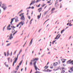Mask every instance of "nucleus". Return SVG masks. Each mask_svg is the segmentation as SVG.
<instances>
[{
	"label": "nucleus",
	"mask_w": 73,
	"mask_h": 73,
	"mask_svg": "<svg viewBox=\"0 0 73 73\" xmlns=\"http://www.w3.org/2000/svg\"><path fill=\"white\" fill-rule=\"evenodd\" d=\"M20 53H21V52H20L19 53V54L17 55V58H15V60L14 61V62L13 65V66H14L15 63H16V61H17V59H18V57L19 56V55H20Z\"/></svg>",
	"instance_id": "nucleus-1"
},
{
	"label": "nucleus",
	"mask_w": 73,
	"mask_h": 73,
	"mask_svg": "<svg viewBox=\"0 0 73 73\" xmlns=\"http://www.w3.org/2000/svg\"><path fill=\"white\" fill-rule=\"evenodd\" d=\"M21 24V25L22 26L23 25H24V21L22 22V21H21V22L19 23L17 25V27H19V25H20Z\"/></svg>",
	"instance_id": "nucleus-2"
},
{
	"label": "nucleus",
	"mask_w": 73,
	"mask_h": 73,
	"mask_svg": "<svg viewBox=\"0 0 73 73\" xmlns=\"http://www.w3.org/2000/svg\"><path fill=\"white\" fill-rule=\"evenodd\" d=\"M5 4L3 3L2 5V8H3L4 10H5L7 8V6H5Z\"/></svg>",
	"instance_id": "nucleus-3"
},
{
	"label": "nucleus",
	"mask_w": 73,
	"mask_h": 73,
	"mask_svg": "<svg viewBox=\"0 0 73 73\" xmlns=\"http://www.w3.org/2000/svg\"><path fill=\"white\" fill-rule=\"evenodd\" d=\"M36 62H35L33 63V65L34 66V67L35 68V69L37 70V66H36Z\"/></svg>",
	"instance_id": "nucleus-4"
},
{
	"label": "nucleus",
	"mask_w": 73,
	"mask_h": 73,
	"mask_svg": "<svg viewBox=\"0 0 73 73\" xmlns=\"http://www.w3.org/2000/svg\"><path fill=\"white\" fill-rule=\"evenodd\" d=\"M72 60L70 59V60H69L68 61H67V63L68 64H72V63H73V60L72 61Z\"/></svg>",
	"instance_id": "nucleus-5"
},
{
	"label": "nucleus",
	"mask_w": 73,
	"mask_h": 73,
	"mask_svg": "<svg viewBox=\"0 0 73 73\" xmlns=\"http://www.w3.org/2000/svg\"><path fill=\"white\" fill-rule=\"evenodd\" d=\"M9 37V39H10V40H11L12 39V38H13V37L12 36V34H10Z\"/></svg>",
	"instance_id": "nucleus-6"
},
{
	"label": "nucleus",
	"mask_w": 73,
	"mask_h": 73,
	"mask_svg": "<svg viewBox=\"0 0 73 73\" xmlns=\"http://www.w3.org/2000/svg\"><path fill=\"white\" fill-rule=\"evenodd\" d=\"M21 20H25V17H24V15H23L21 18Z\"/></svg>",
	"instance_id": "nucleus-7"
},
{
	"label": "nucleus",
	"mask_w": 73,
	"mask_h": 73,
	"mask_svg": "<svg viewBox=\"0 0 73 73\" xmlns=\"http://www.w3.org/2000/svg\"><path fill=\"white\" fill-rule=\"evenodd\" d=\"M59 35L58 34V35H57L56 36V37L55 38V39H58V38H59V37H60V36H61V35H60L58 37V36H59ZM57 37H58V38H57Z\"/></svg>",
	"instance_id": "nucleus-8"
},
{
	"label": "nucleus",
	"mask_w": 73,
	"mask_h": 73,
	"mask_svg": "<svg viewBox=\"0 0 73 73\" xmlns=\"http://www.w3.org/2000/svg\"><path fill=\"white\" fill-rule=\"evenodd\" d=\"M58 62H56L54 63L53 64V65L54 66H57V65H58Z\"/></svg>",
	"instance_id": "nucleus-9"
},
{
	"label": "nucleus",
	"mask_w": 73,
	"mask_h": 73,
	"mask_svg": "<svg viewBox=\"0 0 73 73\" xmlns=\"http://www.w3.org/2000/svg\"><path fill=\"white\" fill-rule=\"evenodd\" d=\"M10 26H11V25H9L8 27H7V30H11V29H11V28H9V27H10Z\"/></svg>",
	"instance_id": "nucleus-10"
},
{
	"label": "nucleus",
	"mask_w": 73,
	"mask_h": 73,
	"mask_svg": "<svg viewBox=\"0 0 73 73\" xmlns=\"http://www.w3.org/2000/svg\"><path fill=\"white\" fill-rule=\"evenodd\" d=\"M54 10H55V8H53L51 10V12L52 13H53V11H54Z\"/></svg>",
	"instance_id": "nucleus-11"
},
{
	"label": "nucleus",
	"mask_w": 73,
	"mask_h": 73,
	"mask_svg": "<svg viewBox=\"0 0 73 73\" xmlns=\"http://www.w3.org/2000/svg\"><path fill=\"white\" fill-rule=\"evenodd\" d=\"M33 61H35V60L37 61L38 60V58H36L35 59H33Z\"/></svg>",
	"instance_id": "nucleus-12"
},
{
	"label": "nucleus",
	"mask_w": 73,
	"mask_h": 73,
	"mask_svg": "<svg viewBox=\"0 0 73 73\" xmlns=\"http://www.w3.org/2000/svg\"><path fill=\"white\" fill-rule=\"evenodd\" d=\"M14 19H15V18H13L11 19V22H10V24H12V22L13 21V20H14Z\"/></svg>",
	"instance_id": "nucleus-13"
},
{
	"label": "nucleus",
	"mask_w": 73,
	"mask_h": 73,
	"mask_svg": "<svg viewBox=\"0 0 73 73\" xmlns=\"http://www.w3.org/2000/svg\"><path fill=\"white\" fill-rule=\"evenodd\" d=\"M42 7L38 9V11H39V12H40L42 10Z\"/></svg>",
	"instance_id": "nucleus-14"
},
{
	"label": "nucleus",
	"mask_w": 73,
	"mask_h": 73,
	"mask_svg": "<svg viewBox=\"0 0 73 73\" xmlns=\"http://www.w3.org/2000/svg\"><path fill=\"white\" fill-rule=\"evenodd\" d=\"M35 3V0L32 1V3L30 4V5H31L32 4H34Z\"/></svg>",
	"instance_id": "nucleus-15"
},
{
	"label": "nucleus",
	"mask_w": 73,
	"mask_h": 73,
	"mask_svg": "<svg viewBox=\"0 0 73 73\" xmlns=\"http://www.w3.org/2000/svg\"><path fill=\"white\" fill-rule=\"evenodd\" d=\"M41 13H40V15H38V19H39L40 18V17H41Z\"/></svg>",
	"instance_id": "nucleus-16"
},
{
	"label": "nucleus",
	"mask_w": 73,
	"mask_h": 73,
	"mask_svg": "<svg viewBox=\"0 0 73 73\" xmlns=\"http://www.w3.org/2000/svg\"><path fill=\"white\" fill-rule=\"evenodd\" d=\"M33 39L32 38L30 42V45H31L32 44V41Z\"/></svg>",
	"instance_id": "nucleus-17"
},
{
	"label": "nucleus",
	"mask_w": 73,
	"mask_h": 73,
	"mask_svg": "<svg viewBox=\"0 0 73 73\" xmlns=\"http://www.w3.org/2000/svg\"><path fill=\"white\" fill-rule=\"evenodd\" d=\"M61 70H65V68L64 67H62L61 68Z\"/></svg>",
	"instance_id": "nucleus-18"
},
{
	"label": "nucleus",
	"mask_w": 73,
	"mask_h": 73,
	"mask_svg": "<svg viewBox=\"0 0 73 73\" xmlns=\"http://www.w3.org/2000/svg\"><path fill=\"white\" fill-rule=\"evenodd\" d=\"M58 0H56V3L55 4V5H56V4H57V3H58Z\"/></svg>",
	"instance_id": "nucleus-19"
},
{
	"label": "nucleus",
	"mask_w": 73,
	"mask_h": 73,
	"mask_svg": "<svg viewBox=\"0 0 73 73\" xmlns=\"http://www.w3.org/2000/svg\"><path fill=\"white\" fill-rule=\"evenodd\" d=\"M65 72V71L64 70H62L61 72V73H64Z\"/></svg>",
	"instance_id": "nucleus-20"
},
{
	"label": "nucleus",
	"mask_w": 73,
	"mask_h": 73,
	"mask_svg": "<svg viewBox=\"0 0 73 73\" xmlns=\"http://www.w3.org/2000/svg\"><path fill=\"white\" fill-rule=\"evenodd\" d=\"M23 62V60H22L20 62V63H19V65H21V63Z\"/></svg>",
	"instance_id": "nucleus-21"
},
{
	"label": "nucleus",
	"mask_w": 73,
	"mask_h": 73,
	"mask_svg": "<svg viewBox=\"0 0 73 73\" xmlns=\"http://www.w3.org/2000/svg\"><path fill=\"white\" fill-rule=\"evenodd\" d=\"M64 31H65V30L64 29H63V30H62L61 32V33H62L64 32Z\"/></svg>",
	"instance_id": "nucleus-22"
},
{
	"label": "nucleus",
	"mask_w": 73,
	"mask_h": 73,
	"mask_svg": "<svg viewBox=\"0 0 73 73\" xmlns=\"http://www.w3.org/2000/svg\"><path fill=\"white\" fill-rule=\"evenodd\" d=\"M47 71L48 72H51V71H52V70H50L49 69H48V70H47Z\"/></svg>",
	"instance_id": "nucleus-23"
},
{
	"label": "nucleus",
	"mask_w": 73,
	"mask_h": 73,
	"mask_svg": "<svg viewBox=\"0 0 73 73\" xmlns=\"http://www.w3.org/2000/svg\"><path fill=\"white\" fill-rule=\"evenodd\" d=\"M6 63H7V62H5V64L6 66V67H8V65L6 64Z\"/></svg>",
	"instance_id": "nucleus-24"
},
{
	"label": "nucleus",
	"mask_w": 73,
	"mask_h": 73,
	"mask_svg": "<svg viewBox=\"0 0 73 73\" xmlns=\"http://www.w3.org/2000/svg\"><path fill=\"white\" fill-rule=\"evenodd\" d=\"M45 5H46V4H43L42 6V7H44Z\"/></svg>",
	"instance_id": "nucleus-25"
},
{
	"label": "nucleus",
	"mask_w": 73,
	"mask_h": 73,
	"mask_svg": "<svg viewBox=\"0 0 73 73\" xmlns=\"http://www.w3.org/2000/svg\"><path fill=\"white\" fill-rule=\"evenodd\" d=\"M17 31H16L14 33V34H13V36H14V35H15V34H16V33H17Z\"/></svg>",
	"instance_id": "nucleus-26"
},
{
	"label": "nucleus",
	"mask_w": 73,
	"mask_h": 73,
	"mask_svg": "<svg viewBox=\"0 0 73 73\" xmlns=\"http://www.w3.org/2000/svg\"><path fill=\"white\" fill-rule=\"evenodd\" d=\"M33 19H31V21H30V24H31V23H32V21H33Z\"/></svg>",
	"instance_id": "nucleus-27"
},
{
	"label": "nucleus",
	"mask_w": 73,
	"mask_h": 73,
	"mask_svg": "<svg viewBox=\"0 0 73 73\" xmlns=\"http://www.w3.org/2000/svg\"><path fill=\"white\" fill-rule=\"evenodd\" d=\"M30 66H32V62H30Z\"/></svg>",
	"instance_id": "nucleus-28"
},
{
	"label": "nucleus",
	"mask_w": 73,
	"mask_h": 73,
	"mask_svg": "<svg viewBox=\"0 0 73 73\" xmlns=\"http://www.w3.org/2000/svg\"><path fill=\"white\" fill-rule=\"evenodd\" d=\"M58 64H61V62H60V60H58Z\"/></svg>",
	"instance_id": "nucleus-29"
},
{
	"label": "nucleus",
	"mask_w": 73,
	"mask_h": 73,
	"mask_svg": "<svg viewBox=\"0 0 73 73\" xmlns=\"http://www.w3.org/2000/svg\"><path fill=\"white\" fill-rule=\"evenodd\" d=\"M11 28H15V27H14V26H11Z\"/></svg>",
	"instance_id": "nucleus-30"
},
{
	"label": "nucleus",
	"mask_w": 73,
	"mask_h": 73,
	"mask_svg": "<svg viewBox=\"0 0 73 73\" xmlns=\"http://www.w3.org/2000/svg\"><path fill=\"white\" fill-rule=\"evenodd\" d=\"M9 52L8 51L7 52V56H9Z\"/></svg>",
	"instance_id": "nucleus-31"
},
{
	"label": "nucleus",
	"mask_w": 73,
	"mask_h": 73,
	"mask_svg": "<svg viewBox=\"0 0 73 73\" xmlns=\"http://www.w3.org/2000/svg\"><path fill=\"white\" fill-rule=\"evenodd\" d=\"M19 21V20L17 19H15V22H18Z\"/></svg>",
	"instance_id": "nucleus-32"
},
{
	"label": "nucleus",
	"mask_w": 73,
	"mask_h": 73,
	"mask_svg": "<svg viewBox=\"0 0 73 73\" xmlns=\"http://www.w3.org/2000/svg\"><path fill=\"white\" fill-rule=\"evenodd\" d=\"M55 41H56V40H54V41L53 42H52V44H54V43L55 42Z\"/></svg>",
	"instance_id": "nucleus-33"
},
{
	"label": "nucleus",
	"mask_w": 73,
	"mask_h": 73,
	"mask_svg": "<svg viewBox=\"0 0 73 73\" xmlns=\"http://www.w3.org/2000/svg\"><path fill=\"white\" fill-rule=\"evenodd\" d=\"M41 0H37L36 1V3H38V2H39V1H40Z\"/></svg>",
	"instance_id": "nucleus-34"
},
{
	"label": "nucleus",
	"mask_w": 73,
	"mask_h": 73,
	"mask_svg": "<svg viewBox=\"0 0 73 73\" xmlns=\"http://www.w3.org/2000/svg\"><path fill=\"white\" fill-rule=\"evenodd\" d=\"M47 13H48V11H47L44 13V15H46Z\"/></svg>",
	"instance_id": "nucleus-35"
},
{
	"label": "nucleus",
	"mask_w": 73,
	"mask_h": 73,
	"mask_svg": "<svg viewBox=\"0 0 73 73\" xmlns=\"http://www.w3.org/2000/svg\"><path fill=\"white\" fill-rule=\"evenodd\" d=\"M28 17L29 18V19L30 20L31 19V17L30 16H28Z\"/></svg>",
	"instance_id": "nucleus-36"
},
{
	"label": "nucleus",
	"mask_w": 73,
	"mask_h": 73,
	"mask_svg": "<svg viewBox=\"0 0 73 73\" xmlns=\"http://www.w3.org/2000/svg\"><path fill=\"white\" fill-rule=\"evenodd\" d=\"M73 25L71 24V23H70L69 25V26H72Z\"/></svg>",
	"instance_id": "nucleus-37"
},
{
	"label": "nucleus",
	"mask_w": 73,
	"mask_h": 73,
	"mask_svg": "<svg viewBox=\"0 0 73 73\" xmlns=\"http://www.w3.org/2000/svg\"><path fill=\"white\" fill-rule=\"evenodd\" d=\"M49 20V19H48L44 23V24H45V23H46V21H48V20Z\"/></svg>",
	"instance_id": "nucleus-38"
},
{
	"label": "nucleus",
	"mask_w": 73,
	"mask_h": 73,
	"mask_svg": "<svg viewBox=\"0 0 73 73\" xmlns=\"http://www.w3.org/2000/svg\"><path fill=\"white\" fill-rule=\"evenodd\" d=\"M40 73V72H39V71H36V72H35V73Z\"/></svg>",
	"instance_id": "nucleus-39"
},
{
	"label": "nucleus",
	"mask_w": 73,
	"mask_h": 73,
	"mask_svg": "<svg viewBox=\"0 0 73 73\" xmlns=\"http://www.w3.org/2000/svg\"><path fill=\"white\" fill-rule=\"evenodd\" d=\"M47 3H51V2L50 1H48L47 2Z\"/></svg>",
	"instance_id": "nucleus-40"
},
{
	"label": "nucleus",
	"mask_w": 73,
	"mask_h": 73,
	"mask_svg": "<svg viewBox=\"0 0 73 73\" xmlns=\"http://www.w3.org/2000/svg\"><path fill=\"white\" fill-rule=\"evenodd\" d=\"M41 4H39L37 6V7H40V5Z\"/></svg>",
	"instance_id": "nucleus-41"
},
{
	"label": "nucleus",
	"mask_w": 73,
	"mask_h": 73,
	"mask_svg": "<svg viewBox=\"0 0 73 73\" xmlns=\"http://www.w3.org/2000/svg\"><path fill=\"white\" fill-rule=\"evenodd\" d=\"M24 14V13H22V14H20L19 15L20 16H21V15H23V14Z\"/></svg>",
	"instance_id": "nucleus-42"
},
{
	"label": "nucleus",
	"mask_w": 73,
	"mask_h": 73,
	"mask_svg": "<svg viewBox=\"0 0 73 73\" xmlns=\"http://www.w3.org/2000/svg\"><path fill=\"white\" fill-rule=\"evenodd\" d=\"M4 55H5V56H6V52H4Z\"/></svg>",
	"instance_id": "nucleus-43"
},
{
	"label": "nucleus",
	"mask_w": 73,
	"mask_h": 73,
	"mask_svg": "<svg viewBox=\"0 0 73 73\" xmlns=\"http://www.w3.org/2000/svg\"><path fill=\"white\" fill-rule=\"evenodd\" d=\"M21 25L19 27V29H20V28H21Z\"/></svg>",
	"instance_id": "nucleus-44"
},
{
	"label": "nucleus",
	"mask_w": 73,
	"mask_h": 73,
	"mask_svg": "<svg viewBox=\"0 0 73 73\" xmlns=\"http://www.w3.org/2000/svg\"><path fill=\"white\" fill-rule=\"evenodd\" d=\"M9 45H10V44L9 43V44H7V46H9Z\"/></svg>",
	"instance_id": "nucleus-45"
},
{
	"label": "nucleus",
	"mask_w": 73,
	"mask_h": 73,
	"mask_svg": "<svg viewBox=\"0 0 73 73\" xmlns=\"http://www.w3.org/2000/svg\"><path fill=\"white\" fill-rule=\"evenodd\" d=\"M26 42H26V43L24 45L23 47H24V46H25V44H26Z\"/></svg>",
	"instance_id": "nucleus-46"
},
{
	"label": "nucleus",
	"mask_w": 73,
	"mask_h": 73,
	"mask_svg": "<svg viewBox=\"0 0 73 73\" xmlns=\"http://www.w3.org/2000/svg\"><path fill=\"white\" fill-rule=\"evenodd\" d=\"M34 7H31V8H32V9H34Z\"/></svg>",
	"instance_id": "nucleus-47"
},
{
	"label": "nucleus",
	"mask_w": 73,
	"mask_h": 73,
	"mask_svg": "<svg viewBox=\"0 0 73 73\" xmlns=\"http://www.w3.org/2000/svg\"><path fill=\"white\" fill-rule=\"evenodd\" d=\"M1 9H0V14L1 13Z\"/></svg>",
	"instance_id": "nucleus-48"
},
{
	"label": "nucleus",
	"mask_w": 73,
	"mask_h": 73,
	"mask_svg": "<svg viewBox=\"0 0 73 73\" xmlns=\"http://www.w3.org/2000/svg\"><path fill=\"white\" fill-rule=\"evenodd\" d=\"M47 7V5H46V7H44V9H45V8H46Z\"/></svg>",
	"instance_id": "nucleus-49"
},
{
	"label": "nucleus",
	"mask_w": 73,
	"mask_h": 73,
	"mask_svg": "<svg viewBox=\"0 0 73 73\" xmlns=\"http://www.w3.org/2000/svg\"><path fill=\"white\" fill-rule=\"evenodd\" d=\"M9 59H10V58H8V61H9Z\"/></svg>",
	"instance_id": "nucleus-50"
},
{
	"label": "nucleus",
	"mask_w": 73,
	"mask_h": 73,
	"mask_svg": "<svg viewBox=\"0 0 73 73\" xmlns=\"http://www.w3.org/2000/svg\"><path fill=\"white\" fill-rule=\"evenodd\" d=\"M41 29H40L38 31V32H40V31H41Z\"/></svg>",
	"instance_id": "nucleus-51"
},
{
	"label": "nucleus",
	"mask_w": 73,
	"mask_h": 73,
	"mask_svg": "<svg viewBox=\"0 0 73 73\" xmlns=\"http://www.w3.org/2000/svg\"><path fill=\"white\" fill-rule=\"evenodd\" d=\"M52 3H51L49 5H52Z\"/></svg>",
	"instance_id": "nucleus-52"
},
{
	"label": "nucleus",
	"mask_w": 73,
	"mask_h": 73,
	"mask_svg": "<svg viewBox=\"0 0 73 73\" xmlns=\"http://www.w3.org/2000/svg\"><path fill=\"white\" fill-rule=\"evenodd\" d=\"M50 68L51 69H52V68H53V67H50Z\"/></svg>",
	"instance_id": "nucleus-53"
},
{
	"label": "nucleus",
	"mask_w": 73,
	"mask_h": 73,
	"mask_svg": "<svg viewBox=\"0 0 73 73\" xmlns=\"http://www.w3.org/2000/svg\"><path fill=\"white\" fill-rule=\"evenodd\" d=\"M23 11V10H21V11H20L19 12V13H20V12H22Z\"/></svg>",
	"instance_id": "nucleus-54"
},
{
	"label": "nucleus",
	"mask_w": 73,
	"mask_h": 73,
	"mask_svg": "<svg viewBox=\"0 0 73 73\" xmlns=\"http://www.w3.org/2000/svg\"><path fill=\"white\" fill-rule=\"evenodd\" d=\"M5 29V27H4V28H3V30L4 31V29Z\"/></svg>",
	"instance_id": "nucleus-55"
},
{
	"label": "nucleus",
	"mask_w": 73,
	"mask_h": 73,
	"mask_svg": "<svg viewBox=\"0 0 73 73\" xmlns=\"http://www.w3.org/2000/svg\"><path fill=\"white\" fill-rule=\"evenodd\" d=\"M16 52H17V50H16V51L15 52V54H16Z\"/></svg>",
	"instance_id": "nucleus-56"
},
{
	"label": "nucleus",
	"mask_w": 73,
	"mask_h": 73,
	"mask_svg": "<svg viewBox=\"0 0 73 73\" xmlns=\"http://www.w3.org/2000/svg\"><path fill=\"white\" fill-rule=\"evenodd\" d=\"M69 23H68L67 24V25H69Z\"/></svg>",
	"instance_id": "nucleus-57"
},
{
	"label": "nucleus",
	"mask_w": 73,
	"mask_h": 73,
	"mask_svg": "<svg viewBox=\"0 0 73 73\" xmlns=\"http://www.w3.org/2000/svg\"><path fill=\"white\" fill-rule=\"evenodd\" d=\"M32 72V70H31V71L30 72V73H31V72Z\"/></svg>",
	"instance_id": "nucleus-58"
},
{
	"label": "nucleus",
	"mask_w": 73,
	"mask_h": 73,
	"mask_svg": "<svg viewBox=\"0 0 73 73\" xmlns=\"http://www.w3.org/2000/svg\"><path fill=\"white\" fill-rule=\"evenodd\" d=\"M47 68H48V66L47 67H46V68H45V69H47Z\"/></svg>",
	"instance_id": "nucleus-59"
},
{
	"label": "nucleus",
	"mask_w": 73,
	"mask_h": 73,
	"mask_svg": "<svg viewBox=\"0 0 73 73\" xmlns=\"http://www.w3.org/2000/svg\"><path fill=\"white\" fill-rule=\"evenodd\" d=\"M50 52H49L48 53V54H50Z\"/></svg>",
	"instance_id": "nucleus-60"
},
{
	"label": "nucleus",
	"mask_w": 73,
	"mask_h": 73,
	"mask_svg": "<svg viewBox=\"0 0 73 73\" xmlns=\"http://www.w3.org/2000/svg\"><path fill=\"white\" fill-rule=\"evenodd\" d=\"M62 62H63V63H64V62H65V61H63Z\"/></svg>",
	"instance_id": "nucleus-61"
},
{
	"label": "nucleus",
	"mask_w": 73,
	"mask_h": 73,
	"mask_svg": "<svg viewBox=\"0 0 73 73\" xmlns=\"http://www.w3.org/2000/svg\"><path fill=\"white\" fill-rule=\"evenodd\" d=\"M62 0H59V2H61V1H62Z\"/></svg>",
	"instance_id": "nucleus-62"
},
{
	"label": "nucleus",
	"mask_w": 73,
	"mask_h": 73,
	"mask_svg": "<svg viewBox=\"0 0 73 73\" xmlns=\"http://www.w3.org/2000/svg\"><path fill=\"white\" fill-rule=\"evenodd\" d=\"M31 8V7H29V8H28V9H29L30 8Z\"/></svg>",
	"instance_id": "nucleus-63"
},
{
	"label": "nucleus",
	"mask_w": 73,
	"mask_h": 73,
	"mask_svg": "<svg viewBox=\"0 0 73 73\" xmlns=\"http://www.w3.org/2000/svg\"><path fill=\"white\" fill-rule=\"evenodd\" d=\"M29 10H28L27 11V12H29Z\"/></svg>",
	"instance_id": "nucleus-64"
}]
</instances>
